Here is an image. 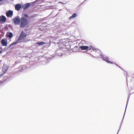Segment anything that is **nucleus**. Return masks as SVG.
<instances>
[{
  "instance_id": "obj_1",
  "label": "nucleus",
  "mask_w": 134,
  "mask_h": 134,
  "mask_svg": "<svg viewBox=\"0 0 134 134\" xmlns=\"http://www.w3.org/2000/svg\"><path fill=\"white\" fill-rule=\"evenodd\" d=\"M26 36V35L23 31L21 32V34L19 36L18 40L15 42L13 43L10 45L11 46L13 45H15L18 44L19 43L21 42H25L26 41H25V38Z\"/></svg>"
},
{
  "instance_id": "obj_2",
  "label": "nucleus",
  "mask_w": 134,
  "mask_h": 134,
  "mask_svg": "<svg viewBox=\"0 0 134 134\" xmlns=\"http://www.w3.org/2000/svg\"><path fill=\"white\" fill-rule=\"evenodd\" d=\"M20 21L21 23V27H25L27 25V21L25 18H22Z\"/></svg>"
},
{
  "instance_id": "obj_3",
  "label": "nucleus",
  "mask_w": 134,
  "mask_h": 134,
  "mask_svg": "<svg viewBox=\"0 0 134 134\" xmlns=\"http://www.w3.org/2000/svg\"><path fill=\"white\" fill-rule=\"evenodd\" d=\"M14 23L15 25H18L19 24L20 22V18L19 17L16 16L13 19Z\"/></svg>"
},
{
  "instance_id": "obj_4",
  "label": "nucleus",
  "mask_w": 134,
  "mask_h": 134,
  "mask_svg": "<svg viewBox=\"0 0 134 134\" xmlns=\"http://www.w3.org/2000/svg\"><path fill=\"white\" fill-rule=\"evenodd\" d=\"M100 55L101 56V58L103 59L104 60H105L108 63H109L110 64H114V63L110 61L109 60L108 58L107 57H103L102 55Z\"/></svg>"
},
{
  "instance_id": "obj_5",
  "label": "nucleus",
  "mask_w": 134,
  "mask_h": 134,
  "mask_svg": "<svg viewBox=\"0 0 134 134\" xmlns=\"http://www.w3.org/2000/svg\"><path fill=\"white\" fill-rule=\"evenodd\" d=\"M13 12L11 10H9L6 13V15L8 17H11L13 15Z\"/></svg>"
},
{
  "instance_id": "obj_6",
  "label": "nucleus",
  "mask_w": 134,
  "mask_h": 134,
  "mask_svg": "<svg viewBox=\"0 0 134 134\" xmlns=\"http://www.w3.org/2000/svg\"><path fill=\"white\" fill-rule=\"evenodd\" d=\"M6 20L5 17L3 16H0V21L4 22Z\"/></svg>"
},
{
  "instance_id": "obj_7",
  "label": "nucleus",
  "mask_w": 134,
  "mask_h": 134,
  "mask_svg": "<svg viewBox=\"0 0 134 134\" xmlns=\"http://www.w3.org/2000/svg\"><path fill=\"white\" fill-rule=\"evenodd\" d=\"M89 47L88 46H81L80 47V48L82 50H85L88 49Z\"/></svg>"
},
{
  "instance_id": "obj_8",
  "label": "nucleus",
  "mask_w": 134,
  "mask_h": 134,
  "mask_svg": "<svg viewBox=\"0 0 134 134\" xmlns=\"http://www.w3.org/2000/svg\"><path fill=\"white\" fill-rule=\"evenodd\" d=\"M21 6L20 4H16L15 6V9L17 10H19L21 8Z\"/></svg>"
},
{
  "instance_id": "obj_9",
  "label": "nucleus",
  "mask_w": 134,
  "mask_h": 134,
  "mask_svg": "<svg viewBox=\"0 0 134 134\" xmlns=\"http://www.w3.org/2000/svg\"><path fill=\"white\" fill-rule=\"evenodd\" d=\"M2 44L3 46H6L7 45V43L4 40L2 39L1 41Z\"/></svg>"
},
{
  "instance_id": "obj_10",
  "label": "nucleus",
  "mask_w": 134,
  "mask_h": 134,
  "mask_svg": "<svg viewBox=\"0 0 134 134\" xmlns=\"http://www.w3.org/2000/svg\"><path fill=\"white\" fill-rule=\"evenodd\" d=\"M30 5L29 3H27L23 5V7L24 9H26L28 8Z\"/></svg>"
},
{
  "instance_id": "obj_11",
  "label": "nucleus",
  "mask_w": 134,
  "mask_h": 134,
  "mask_svg": "<svg viewBox=\"0 0 134 134\" xmlns=\"http://www.w3.org/2000/svg\"><path fill=\"white\" fill-rule=\"evenodd\" d=\"M7 35L9 38H11L12 36V33L11 32H8L6 34Z\"/></svg>"
},
{
  "instance_id": "obj_12",
  "label": "nucleus",
  "mask_w": 134,
  "mask_h": 134,
  "mask_svg": "<svg viewBox=\"0 0 134 134\" xmlns=\"http://www.w3.org/2000/svg\"><path fill=\"white\" fill-rule=\"evenodd\" d=\"M8 68L7 67L5 66H3L2 68V70L3 71L5 72L7 70Z\"/></svg>"
},
{
  "instance_id": "obj_13",
  "label": "nucleus",
  "mask_w": 134,
  "mask_h": 134,
  "mask_svg": "<svg viewBox=\"0 0 134 134\" xmlns=\"http://www.w3.org/2000/svg\"><path fill=\"white\" fill-rule=\"evenodd\" d=\"M77 16V14L76 13L73 14L72 16L69 18V19H70L72 18H75Z\"/></svg>"
},
{
  "instance_id": "obj_14",
  "label": "nucleus",
  "mask_w": 134,
  "mask_h": 134,
  "mask_svg": "<svg viewBox=\"0 0 134 134\" xmlns=\"http://www.w3.org/2000/svg\"><path fill=\"white\" fill-rule=\"evenodd\" d=\"M36 43L39 45H43L44 44V43L43 42H40Z\"/></svg>"
},
{
  "instance_id": "obj_15",
  "label": "nucleus",
  "mask_w": 134,
  "mask_h": 134,
  "mask_svg": "<svg viewBox=\"0 0 134 134\" xmlns=\"http://www.w3.org/2000/svg\"><path fill=\"white\" fill-rule=\"evenodd\" d=\"M93 51H94V52H97V51H99L98 50V49H93Z\"/></svg>"
},
{
  "instance_id": "obj_16",
  "label": "nucleus",
  "mask_w": 134,
  "mask_h": 134,
  "mask_svg": "<svg viewBox=\"0 0 134 134\" xmlns=\"http://www.w3.org/2000/svg\"><path fill=\"white\" fill-rule=\"evenodd\" d=\"M25 17H27V15H25Z\"/></svg>"
},
{
  "instance_id": "obj_17",
  "label": "nucleus",
  "mask_w": 134,
  "mask_h": 134,
  "mask_svg": "<svg viewBox=\"0 0 134 134\" xmlns=\"http://www.w3.org/2000/svg\"><path fill=\"white\" fill-rule=\"evenodd\" d=\"M3 75V74L2 75H1L0 76V77H1V76H2V75Z\"/></svg>"
},
{
  "instance_id": "obj_18",
  "label": "nucleus",
  "mask_w": 134,
  "mask_h": 134,
  "mask_svg": "<svg viewBox=\"0 0 134 134\" xmlns=\"http://www.w3.org/2000/svg\"><path fill=\"white\" fill-rule=\"evenodd\" d=\"M2 52L1 51H0V53H1Z\"/></svg>"
},
{
  "instance_id": "obj_19",
  "label": "nucleus",
  "mask_w": 134,
  "mask_h": 134,
  "mask_svg": "<svg viewBox=\"0 0 134 134\" xmlns=\"http://www.w3.org/2000/svg\"><path fill=\"white\" fill-rule=\"evenodd\" d=\"M3 0H0V1H3Z\"/></svg>"
}]
</instances>
